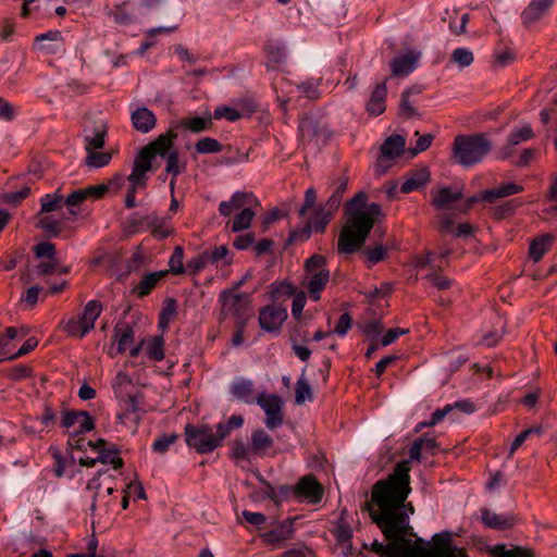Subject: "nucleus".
<instances>
[{
  "label": "nucleus",
  "mask_w": 557,
  "mask_h": 557,
  "mask_svg": "<svg viewBox=\"0 0 557 557\" xmlns=\"http://www.w3.org/2000/svg\"><path fill=\"white\" fill-rule=\"evenodd\" d=\"M409 472V461H400L385 480H379L372 487L371 499L379 511H371V517L382 532L393 534L411 527L404 507L411 492Z\"/></svg>",
  "instance_id": "nucleus-1"
},
{
  "label": "nucleus",
  "mask_w": 557,
  "mask_h": 557,
  "mask_svg": "<svg viewBox=\"0 0 557 557\" xmlns=\"http://www.w3.org/2000/svg\"><path fill=\"white\" fill-rule=\"evenodd\" d=\"M382 533L389 543L374 541L371 544V550L382 557H469L465 548L454 545L451 533L448 531L435 534L428 547L423 546L422 539H410L417 536L412 527L393 534Z\"/></svg>",
  "instance_id": "nucleus-2"
},
{
  "label": "nucleus",
  "mask_w": 557,
  "mask_h": 557,
  "mask_svg": "<svg viewBox=\"0 0 557 557\" xmlns=\"http://www.w3.org/2000/svg\"><path fill=\"white\" fill-rule=\"evenodd\" d=\"M367 195L360 191L345 205L347 219L338 236L337 251L339 253H352L359 250L366 243L376 219L382 215L381 206L376 202L367 203Z\"/></svg>",
  "instance_id": "nucleus-3"
},
{
  "label": "nucleus",
  "mask_w": 557,
  "mask_h": 557,
  "mask_svg": "<svg viewBox=\"0 0 557 557\" xmlns=\"http://www.w3.org/2000/svg\"><path fill=\"white\" fill-rule=\"evenodd\" d=\"M492 141L483 133L457 135L451 147L453 160L466 168L480 163L491 151Z\"/></svg>",
  "instance_id": "nucleus-4"
},
{
  "label": "nucleus",
  "mask_w": 557,
  "mask_h": 557,
  "mask_svg": "<svg viewBox=\"0 0 557 557\" xmlns=\"http://www.w3.org/2000/svg\"><path fill=\"white\" fill-rule=\"evenodd\" d=\"M222 312L232 314L240 324H245L251 314V297L249 294L223 290L220 294Z\"/></svg>",
  "instance_id": "nucleus-5"
},
{
  "label": "nucleus",
  "mask_w": 557,
  "mask_h": 557,
  "mask_svg": "<svg viewBox=\"0 0 557 557\" xmlns=\"http://www.w3.org/2000/svg\"><path fill=\"white\" fill-rule=\"evenodd\" d=\"M186 444L195 448L198 454H209L218 448L211 426L187 424L185 426Z\"/></svg>",
  "instance_id": "nucleus-6"
},
{
  "label": "nucleus",
  "mask_w": 557,
  "mask_h": 557,
  "mask_svg": "<svg viewBox=\"0 0 557 557\" xmlns=\"http://www.w3.org/2000/svg\"><path fill=\"white\" fill-rule=\"evenodd\" d=\"M258 405L265 412L264 424L269 430L280 428L284 422L283 399L275 394L260 393Z\"/></svg>",
  "instance_id": "nucleus-7"
},
{
  "label": "nucleus",
  "mask_w": 557,
  "mask_h": 557,
  "mask_svg": "<svg viewBox=\"0 0 557 557\" xmlns=\"http://www.w3.org/2000/svg\"><path fill=\"white\" fill-rule=\"evenodd\" d=\"M523 191V186L516 183H506L496 188L485 189L480 195H474L469 197L463 206L460 209L461 212L467 213L469 209L479 201L484 202H494L497 199L509 197Z\"/></svg>",
  "instance_id": "nucleus-8"
},
{
  "label": "nucleus",
  "mask_w": 557,
  "mask_h": 557,
  "mask_svg": "<svg viewBox=\"0 0 557 557\" xmlns=\"http://www.w3.org/2000/svg\"><path fill=\"white\" fill-rule=\"evenodd\" d=\"M286 319L287 310L276 304L264 306L259 310V325L268 333H278Z\"/></svg>",
  "instance_id": "nucleus-9"
},
{
  "label": "nucleus",
  "mask_w": 557,
  "mask_h": 557,
  "mask_svg": "<svg viewBox=\"0 0 557 557\" xmlns=\"http://www.w3.org/2000/svg\"><path fill=\"white\" fill-rule=\"evenodd\" d=\"M231 395L244 404H258L259 395L255 389V384L251 380L238 377L230 385Z\"/></svg>",
  "instance_id": "nucleus-10"
},
{
  "label": "nucleus",
  "mask_w": 557,
  "mask_h": 557,
  "mask_svg": "<svg viewBox=\"0 0 557 557\" xmlns=\"http://www.w3.org/2000/svg\"><path fill=\"white\" fill-rule=\"evenodd\" d=\"M177 138V133L175 132L174 126L172 125L164 134H160L154 140L150 141L146 145L145 153H149L150 156H160L164 157L171 150H173L174 140Z\"/></svg>",
  "instance_id": "nucleus-11"
},
{
  "label": "nucleus",
  "mask_w": 557,
  "mask_h": 557,
  "mask_svg": "<svg viewBox=\"0 0 557 557\" xmlns=\"http://www.w3.org/2000/svg\"><path fill=\"white\" fill-rule=\"evenodd\" d=\"M156 222H158L157 212L152 211L146 214L134 212L124 222V231L128 235L150 231V227L153 226Z\"/></svg>",
  "instance_id": "nucleus-12"
},
{
  "label": "nucleus",
  "mask_w": 557,
  "mask_h": 557,
  "mask_svg": "<svg viewBox=\"0 0 557 557\" xmlns=\"http://www.w3.org/2000/svg\"><path fill=\"white\" fill-rule=\"evenodd\" d=\"M554 0H532L521 13L522 25L527 28L537 23L550 9Z\"/></svg>",
  "instance_id": "nucleus-13"
},
{
  "label": "nucleus",
  "mask_w": 557,
  "mask_h": 557,
  "mask_svg": "<svg viewBox=\"0 0 557 557\" xmlns=\"http://www.w3.org/2000/svg\"><path fill=\"white\" fill-rule=\"evenodd\" d=\"M173 126L175 129L188 131L190 133H201L212 128V115L210 112H207L202 116H185L175 122Z\"/></svg>",
  "instance_id": "nucleus-14"
},
{
  "label": "nucleus",
  "mask_w": 557,
  "mask_h": 557,
  "mask_svg": "<svg viewBox=\"0 0 557 557\" xmlns=\"http://www.w3.org/2000/svg\"><path fill=\"white\" fill-rule=\"evenodd\" d=\"M432 205L436 210L451 208V203L463 197L461 189L453 190L448 186H442L437 190H431Z\"/></svg>",
  "instance_id": "nucleus-15"
},
{
  "label": "nucleus",
  "mask_w": 557,
  "mask_h": 557,
  "mask_svg": "<svg viewBox=\"0 0 557 557\" xmlns=\"http://www.w3.org/2000/svg\"><path fill=\"white\" fill-rule=\"evenodd\" d=\"M255 203H257V199L251 193H235L230 201L220 203L219 212L223 216H228L233 210L250 208Z\"/></svg>",
  "instance_id": "nucleus-16"
},
{
  "label": "nucleus",
  "mask_w": 557,
  "mask_h": 557,
  "mask_svg": "<svg viewBox=\"0 0 557 557\" xmlns=\"http://www.w3.org/2000/svg\"><path fill=\"white\" fill-rule=\"evenodd\" d=\"M387 87L386 82L377 84L372 90L366 104V111L373 116L381 115L386 109Z\"/></svg>",
  "instance_id": "nucleus-17"
},
{
  "label": "nucleus",
  "mask_w": 557,
  "mask_h": 557,
  "mask_svg": "<svg viewBox=\"0 0 557 557\" xmlns=\"http://www.w3.org/2000/svg\"><path fill=\"white\" fill-rule=\"evenodd\" d=\"M293 520L286 519L270 531L262 534V539L268 544H282L294 537Z\"/></svg>",
  "instance_id": "nucleus-18"
},
{
  "label": "nucleus",
  "mask_w": 557,
  "mask_h": 557,
  "mask_svg": "<svg viewBox=\"0 0 557 557\" xmlns=\"http://www.w3.org/2000/svg\"><path fill=\"white\" fill-rule=\"evenodd\" d=\"M481 520L485 527L494 530H508L516 522L512 515H498L487 508L481 509Z\"/></svg>",
  "instance_id": "nucleus-19"
},
{
  "label": "nucleus",
  "mask_w": 557,
  "mask_h": 557,
  "mask_svg": "<svg viewBox=\"0 0 557 557\" xmlns=\"http://www.w3.org/2000/svg\"><path fill=\"white\" fill-rule=\"evenodd\" d=\"M131 121L133 127L143 134H147L152 131L157 124V117L154 113L146 107L138 108L133 111Z\"/></svg>",
  "instance_id": "nucleus-20"
},
{
  "label": "nucleus",
  "mask_w": 557,
  "mask_h": 557,
  "mask_svg": "<svg viewBox=\"0 0 557 557\" xmlns=\"http://www.w3.org/2000/svg\"><path fill=\"white\" fill-rule=\"evenodd\" d=\"M430 177L431 173L426 166L411 171L408 173L407 178L400 187V190L404 194L418 190L429 183Z\"/></svg>",
  "instance_id": "nucleus-21"
},
{
  "label": "nucleus",
  "mask_w": 557,
  "mask_h": 557,
  "mask_svg": "<svg viewBox=\"0 0 557 557\" xmlns=\"http://www.w3.org/2000/svg\"><path fill=\"white\" fill-rule=\"evenodd\" d=\"M296 493L312 502H319L322 498L323 490L314 476L306 475L296 485Z\"/></svg>",
  "instance_id": "nucleus-22"
},
{
  "label": "nucleus",
  "mask_w": 557,
  "mask_h": 557,
  "mask_svg": "<svg viewBox=\"0 0 557 557\" xmlns=\"http://www.w3.org/2000/svg\"><path fill=\"white\" fill-rule=\"evenodd\" d=\"M252 455L256 457H264L269 449L274 445V440L263 429L252 431L250 437Z\"/></svg>",
  "instance_id": "nucleus-23"
},
{
  "label": "nucleus",
  "mask_w": 557,
  "mask_h": 557,
  "mask_svg": "<svg viewBox=\"0 0 557 557\" xmlns=\"http://www.w3.org/2000/svg\"><path fill=\"white\" fill-rule=\"evenodd\" d=\"M417 63L418 55L413 52L394 58L391 62L392 74L394 76H406L417 67Z\"/></svg>",
  "instance_id": "nucleus-24"
},
{
  "label": "nucleus",
  "mask_w": 557,
  "mask_h": 557,
  "mask_svg": "<svg viewBox=\"0 0 557 557\" xmlns=\"http://www.w3.org/2000/svg\"><path fill=\"white\" fill-rule=\"evenodd\" d=\"M309 281L307 283V289L310 297L318 301L321 298V292L326 286L330 280V271L329 270H320L315 273L309 274Z\"/></svg>",
  "instance_id": "nucleus-25"
},
{
  "label": "nucleus",
  "mask_w": 557,
  "mask_h": 557,
  "mask_svg": "<svg viewBox=\"0 0 557 557\" xmlns=\"http://www.w3.org/2000/svg\"><path fill=\"white\" fill-rule=\"evenodd\" d=\"M406 139L401 135H392L387 137L382 146L381 153L389 159H395L404 152Z\"/></svg>",
  "instance_id": "nucleus-26"
},
{
  "label": "nucleus",
  "mask_w": 557,
  "mask_h": 557,
  "mask_svg": "<svg viewBox=\"0 0 557 557\" xmlns=\"http://www.w3.org/2000/svg\"><path fill=\"white\" fill-rule=\"evenodd\" d=\"M102 311V305L98 300L88 301L83 310L82 315L78 318L84 324V331L89 332L95 327V322Z\"/></svg>",
  "instance_id": "nucleus-27"
},
{
  "label": "nucleus",
  "mask_w": 557,
  "mask_h": 557,
  "mask_svg": "<svg viewBox=\"0 0 557 557\" xmlns=\"http://www.w3.org/2000/svg\"><path fill=\"white\" fill-rule=\"evenodd\" d=\"M168 274V271H158L145 275L135 286L134 292L138 297H145L151 293L157 284Z\"/></svg>",
  "instance_id": "nucleus-28"
},
{
  "label": "nucleus",
  "mask_w": 557,
  "mask_h": 557,
  "mask_svg": "<svg viewBox=\"0 0 557 557\" xmlns=\"http://www.w3.org/2000/svg\"><path fill=\"white\" fill-rule=\"evenodd\" d=\"M554 240V236L550 234L542 235L531 242L529 248L530 257L535 261H540L544 255L548 251Z\"/></svg>",
  "instance_id": "nucleus-29"
},
{
  "label": "nucleus",
  "mask_w": 557,
  "mask_h": 557,
  "mask_svg": "<svg viewBox=\"0 0 557 557\" xmlns=\"http://www.w3.org/2000/svg\"><path fill=\"white\" fill-rule=\"evenodd\" d=\"M244 418L240 414H233L226 422H221L216 425V434L214 435L218 441V447L221 446L224 438H226L233 430L242 428Z\"/></svg>",
  "instance_id": "nucleus-30"
},
{
  "label": "nucleus",
  "mask_w": 557,
  "mask_h": 557,
  "mask_svg": "<svg viewBox=\"0 0 557 557\" xmlns=\"http://www.w3.org/2000/svg\"><path fill=\"white\" fill-rule=\"evenodd\" d=\"M163 158L165 159V174H170L171 176H178L181 173L186 171L187 163L186 161H181L180 152L177 149L171 150Z\"/></svg>",
  "instance_id": "nucleus-31"
},
{
  "label": "nucleus",
  "mask_w": 557,
  "mask_h": 557,
  "mask_svg": "<svg viewBox=\"0 0 557 557\" xmlns=\"http://www.w3.org/2000/svg\"><path fill=\"white\" fill-rule=\"evenodd\" d=\"M267 54L268 65L272 66L281 65L286 60V52L284 46L276 41H268L264 46Z\"/></svg>",
  "instance_id": "nucleus-32"
},
{
  "label": "nucleus",
  "mask_w": 557,
  "mask_h": 557,
  "mask_svg": "<svg viewBox=\"0 0 557 557\" xmlns=\"http://www.w3.org/2000/svg\"><path fill=\"white\" fill-rule=\"evenodd\" d=\"M114 334L117 341V352H124L134 342V330L125 324L122 327L115 326Z\"/></svg>",
  "instance_id": "nucleus-33"
},
{
  "label": "nucleus",
  "mask_w": 557,
  "mask_h": 557,
  "mask_svg": "<svg viewBox=\"0 0 557 557\" xmlns=\"http://www.w3.org/2000/svg\"><path fill=\"white\" fill-rule=\"evenodd\" d=\"M333 218V214L330 213L326 209L323 207H319L313 216L307 222L308 224H311V228L317 233H323L327 226V224L331 222Z\"/></svg>",
  "instance_id": "nucleus-34"
},
{
  "label": "nucleus",
  "mask_w": 557,
  "mask_h": 557,
  "mask_svg": "<svg viewBox=\"0 0 557 557\" xmlns=\"http://www.w3.org/2000/svg\"><path fill=\"white\" fill-rule=\"evenodd\" d=\"M132 384L133 381L127 373L123 371L117 372L112 381V388L116 398L125 399V395L128 394V387L132 386Z\"/></svg>",
  "instance_id": "nucleus-35"
},
{
  "label": "nucleus",
  "mask_w": 557,
  "mask_h": 557,
  "mask_svg": "<svg viewBox=\"0 0 557 557\" xmlns=\"http://www.w3.org/2000/svg\"><path fill=\"white\" fill-rule=\"evenodd\" d=\"M252 456L250 444L247 446L242 440H234L231 443V457L235 461H250Z\"/></svg>",
  "instance_id": "nucleus-36"
},
{
  "label": "nucleus",
  "mask_w": 557,
  "mask_h": 557,
  "mask_svg": "<svg viewBox=\"0 0 557 557\" xmlns=\"http://www.w3.org/2000/svg\"><path fill=\"white\" fill-rule=\"evenodd\" d=\"M494 553L496 557H535L533 549L522 546H515L507 549L505 545H497Z\"/></svg>",
  "instance_id": "nucleus-37"
},
{
  "label": "nucleus",
  "mask_w": 557,
  "mask_h": 557,
  "mask_svg": "<svg viewBox=\"0 0 557 557\" xmlns=\"http://www.w3.org/2000/svg\"><path fill=\"white\" fill-rule=\"evenodd\" d=\"M307 400H312V389L307 379L305 377V371L301 376L298 379L295 388V403L297 405H302Z\"/></svg>",
  "instance_id": "nucleus-38"
},
{
  "label": "nucleus",
  "mask_w": 557,
  "mask_h": 557,
  "mask_svg": "<svg viewBox=\"0 0 557 557\" xmlns=\"http://www.w3.org/2000/svg\"><path fill=\"white\" fill-rule=\"evenodd\" d=\"M107 127L99 125L95 128L92 136L85 137V148L87 151L101 149L106 143Z\"/></svg>",
  "instance_id": "nucleus-39"
},
{
  "label": "nucleus",
  "mask_w": 557,
  "mask_h": 557,
  "mask_svg": "<svg viewBox=\"0 0 557 557\" xmlns=\"http://www.w3.org/2000/svg\"><path fill=\"white\" fill-rule=\"evenodd\" d=\"M473 61V52L468 48H457L450 54V62L461 69L470 66Z\"/></svg>",
  "instance_id": "nucleus-40"
},
{
  "label": "nucleus",
  "mask_w": 557,
  "mask_h": 557,
  "mask_svg": "<svg viewBox=\"0 0 557 557\" xmlns=\"http://www.w3.org/2000/svg\"><path fill=\"white\" fill-rule=\"evenodd\" d=\"M195 149L201 154L218 153L223 150V146L215 138L205 137L196 143Z\"/></svg>",
  "instance_id": "nucleus-41"
},
{
  "label": "nucleus",
  "mask_w": 557,
  "mask_h": 557,
  "mask_svg": "<svg viewBox=\"0 0 557 557\" xmlns=\"http://www.w3.org/2000/svg\"><path fill=\"white\" fill-rule=\"evenodd\" d=\"M183 259L184 249L182 246H176L172 252V256L169 259V270H166L168 273L171 272L172 274L175 275L183 274L186 270L184 267Z\"/></svg>",
  "instance_id": "nucleus-42"
},
{
  "label": "nucleus",
  "mask_w": 557,
  "mask_h": 557,
  "mask_svg": "<svg viewBox=\"0 0 557 557\" xmlns=\"http://www.w3.org/2000/svg\"><path fill=\"white\" fill-rule=\"evenodd\" d=\"M255 216V212L251 208H244L234 218L232 223L233 232H240L250 226L251 221Z\"/></svg>",
  "instance_id": "nucleus-43"
},
{
  "label": "nucleus",
  "mask_w": 557,
  "mask_h": 557,
  "mask_svg": "<svg viewBox=\"0 0 557 557\" xmlns=\"http://www.w3.org/2000/svg\"><path fill=\"white\" fill-rule=\"evenodd\" d=\"M98 460L104 465H112L114 469H121L124 465L123 459L119 456V449L114 445L107 450H101Z\"/></svg>",
  "instance_id": "nucleus-44"
},
{
  "label": "nucleus",
  "mask_w": 557,
  "mask_h": 557,
  "mask_svg": "<svg viewBox=\"0 0 557 557\" xmlns=\"http://www.w3.org/2000/svg\"><path fill=\"white\" fill-rule=\"evenodd\" d=\"M534 137V132L530 124H525L520 128L513 129L509 136L508 141L510 145H519L523 141H528Z\"/></svg>",
  "instance_id": "nucleus-45"
},
{
  "label": "nucleus",
  "mask_w": 557,
  "mask_h": 557,
  "mask_svg": "<svg viewBox=\"0 0 557 557\" xmlns=\"http://www.w3.org/2000/svg\"><path fill=\"white\" fill-rule=\"evenodd\" d=\"M64 201L63 197L58 193L47 194L41 198V210L40 212H52L62 208Z\"/></svg>",
  "instance_id": "nucleus-46"
},
{
  "label": "nucleus",
  "mask_w": 557,
  "mask_h": 557,
  "mask_svg": "<svg viewBox=\"0 0 557 557\" xmlns=\"http://www.w3.org/2000/svg\"><path fill=\"white\" fill-rule=\"evenodd\" d=\"M87 152H88V156L86 158V164L91 168L106 166L110 163L111 158H112L110 152L95 151V150H90Z\"/></svg>",
  "instance_id": "nucleus-47"
},
{
  "label": "nucleus",
  "mask_w": 557,
  "mask_h": 557,
  "mask_svg": "<svg viewBox=\"0 0 557 557\" xmlns=\"http://www.w3.org/2000/svg\"><path fill=\"white\" fill-rule=\"evenodd\" d=\"M38 226L49 236L57 237L61 233L62 223L50 216H42L39 219Z\"/></svg>",
  "instance_id": "nucleus-48"
},
{
  "label": "nucleus",
  "mask_w": 557,
  "mask_h": 557,
  "mask_svg": "<svg viewBox=\"0 0 557 557\" xmlns=\"http://www.w3.org/2000/svg\"><path fill=\"white\" fill-rule=\"evenodd\" d=\"M178 438V435L175 433H164L157 437L152 444V450L157 454H165L169 447L174 444Z\"/></svg>",
  "instance_id": "nucleus-49"
},
{
  "label": "nucleus",
  "mask_w": 557,
  "mask_h": 557,
  "mask_svg": "<svg viewBox=\"0 0 557 557\" xmlns=\"http://www.w3.org/2000/svg\"><path fill=\"white\" fill-rule=\"evenodd\" d=\"M210 263H218L224 261V264L228 265L232 263V259L227 258L228 248L225 245L215 246L212 250H206Z\"/></svg>",
  "instance_id": "nucleus-50"
},
{
  "label": "nucleus",
  "mask_w": 557,
  "mask_h": 557,
  "mask_svg": "<svg viewBox=\"0 0 557 557\" xmlns=\"http://www.w3.org/2000/svg\"><path fill=\"white\" fill-rule=\"evenodd\" d=\"M311 224L306 223L301 227L295 228L289 233L287 238L288 245L300 244L308 240L312 233Z\"/></svg>",
  "instance_id": "nucleus-51"
},
{
  "label": "nucleus",
  "mask_w": 557,
  "mask_h": 557,
  "mask_svg": "<svg viewBox=\"0 0 557 557\" xmlns=\"http://www.w3.org/2000/svg\"><path fill=\"white\" fill-rule=\"evenodd\" d=\"M163 338L154 337L147 347V355L150 359L161 361L164 358Z\"/></svg>",
  "instance_id": "nucleus-52"
},
{
  "label": "nucleus",
  "mask_w": 557,
  "mask_h": 557,
  "mask_svg": "<svg viewBox=\"0 0 557 557\" xmlns=\"http://www.w3.org/2000/svg\"><path fill=\"white\" fill-rule=\"evenodd\" d=\"M176 312L175 299H169L166 305L162 308L159 317V327L166 329L170 320Z\"/></svg>",
  "instance_id": "nucleus-53"
},
{
  "label": "nucleus",
  "mask_w": 557,
  "mask_h": 557,
  "mask_svg": "<svg viewBox=\"0 0 557 557\" xmlns=\"http://www.w3.org/2000/svg\"><path fill=\"white\" fill-rule=\"evenodd\" d=\"M151 235L158 239L162 240L168 238L172 234V230L166 224L164 218L158 215V222L153 226L150 227Z\"/></svg>",
  "instance_id": "nucleus-54"
},
{
  "label": "nucleus",
  "mask_w": 557,
  "mask_h": 557,
  "mask_svg": "<svg viewBox=\"0 0 557 557\" xmlns=\"http://www.w3.org/2000/svg\"><path fill=\"white\" fill-rule=\"evenodd\" d=\"M209 259L206 252L194 257L187 262L186 270L189 274H197L209 264Z\"/></svg>",
  "instance_id": "nucleus-55"
},
{
  "label": "nucleus",
  "mask_w": 557,
  "mask_h": 557,
  "mask_svg": "<svg viewBox=\"0 0 557 557\" xmlns=\"http://www.w3.org/2000/svg\"><path fill=\"white\" fill-rule=\"evenodd\" d=\"M64 331L70 335L83 338L88 332L84 331V324L79 319H70L63 326Z\"/></svg>",
  "instance_id": "nucleus-56"
},
{
  "label": "nucleus",
  "mask_w": 557,
  "mask_h": 557,
  "mask_svg": "<svg viewBox=\"0 0 557 557\" xmlns=\"http://www.w3.org/2000/svg\"><path fill=\"white\" fill-rule=\"evenodd\" d=\"M335 537L338 544L350 545V541L352 537L351 527L346 522H339L335 530Z\"/></svg>",
  "instance_id": "nucleus-57"
},
{
  "label": "nucleus",
  "mask_w": 557,
  "mask_h": 557,
  "mask_svg": "<svg viewBox=\"0 0 557 557\" xmlns=\"http://www.w3.org/2000/svg\"><path fill=\"white\" fill-rule=\"evenodd\" d=\"M400 114L407 119L418 116V112L409 100V91H403L399 104Z\"/></svg>",
  "instance_id": "nucleus-58"
},
{
  "label": "nucleus",
  "mask_w": 557,
  "mask_h": 557,
  "mask_svg": "<svg viewBox=\"0 0 557 557\" xmlns=\"http://www.w3.org/2000/svg\"><path fill=\"white\" fill-rule=\"evenodd\" d=\"M153 158H154L153 156H150L149 153H145V148H143L139 151V153L137 154V157L135 158L133 166L136 168L137 170H140V171H144L145 173H147L148 171H150L152 169L151 161Z\"/></svg>",
  "instance_id": "nucleus-59"
},
{
  "label": "nucleus",
  "mask_w": 557,
  "mask_h": 557,
  "mask_svg": "<svg viewBox=\"0 0 557 557\" xmlns=\"http://www.w3.org/2000/svg\"><path fill=\"white\" fill-rule=\"evenodd\" d=\"M520 206H521V202H519L517 200L506 201L505 203H503L494 209V215L497 219H504V218L512 214L516 211V209Z\"/></svg>",
  "instance_id": "nucleus-60"
},
{
  "label": "nucleus",
  "mask_w": 557,
  "mask_h": 557,
  "mask_svg": "<svg viewBox=\"0 0 557 557\" xmlns=\"http://www.w3.org/2000/svg\"><path fill=\"white\" fill-rule=\"evenodd\" d=\"M127 181L132 188H145L147 185V176L144 171L137 170L133 166L132 173L128 175Z\"/></svg>",
  "instance_id": "nucleus-61"
},
{
  "label": "nucleus",
  "mask_w": 557,
  "mask_h": 557,
  "mask_svg": "<svg viewBox=\"0 0 557 557\" xmlns=\"http://www.w3.org/2000/svg\"><path fill=\"white\" fill-rule=\"evenodd\" d=\"M280 557H317L312 548L307 545H297L281 554Z\"/></svg>",
  "instance_id": "nucleus-62"
},
{
  "label": "nucleus",
  "mask_w": 557,
  "mask_h": 557,
  "mask_svg": "<svg viewBox=\"0 0 557 557\" xmlns=\"http://www.w3.org/2000/svg\"><path fill=\"white\" fill-rule=\"evenodd\" d=\"M325 258L322 255H312L305 264L308 274L315 273L320 270H325Z\"/></svg>",
  "instance_id": "nucleus-63"
},
{
  "label": "nucleus",
  "mask_w": 557,
  "mask_h": 557,
  "mask_svg": "<svg viewBox=\"0 0 557 557\" xmlns=\"http://www.w3.org/2000/svg\"><path fill=\"white\" fill-rule=\"evenodd\" d=\"M37 258L52 259L55 256V246L49 242H42L34 247Z\"/></svg>",
  "instance_id": "nucleus-64"
}]
</instances>
